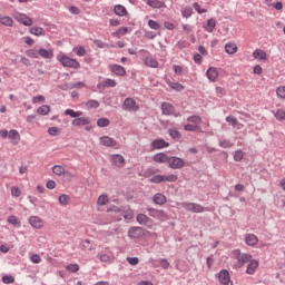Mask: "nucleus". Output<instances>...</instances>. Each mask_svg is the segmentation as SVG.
<instances>
[{
	"label": "nucleus",
	"instance_id": "7",
	"mask_svg": "<svg viewBox=\"0 0 285 285\" xmlns=\"http://www.w3.org/2000/svg\"><path fill=\"white\" fill-rule=\"evenodd\" d=\"M148 215L154 219H159V222H166L168 219V214L164 209L147 208Z\"/></svg>",
	"mask_w": 285,
	"mask_h": 285
},
{
	"label": "nucleus",
	"instance_id": "19",
	"mask_svg": "<svg viewBox=\"0 0 285 285\" xmlns=\"http://www.w3.org/2000/svg\"><path fill=\"white\" fill-rule=\"evenodd\" d=\"M169 159L170 156L166 155L165 153L154 155V161H156V164H168Z\"/></svg>",
	"mask_w": 285,
	"mask_h": 285
},
{
	"label": "nucleus",
	"instance_id": "49",
	"mask_svg": "<svg viewBox=\"0 0 285 285\" xmlns=\"http://www.w3.org/2000/svg\"><path fill=\"white\" fill-rule=\"evenodd\" d=\"M3 284H14V276L12 275H4L2 276Z\"/></svg>",
	"mask_w": 285,
	"mask_h": 285
},
{
	"label": "nucleus",
	"instance_id": "20",
	"mask_svg": "<svg viewBox=\"0 0 285 285\" xmlns=\"http://www.w3.org/2000/svg\"><path fill=\"white\" fill-rule=\"evenodd\" d=\"M39 57H41L42 59H52V57H55V49H52V48H50V49L40 48L39 49Z\"/></svg>",
	"mask_w": 285,
	"mask_h": 285
},
{
	"label": "nucleus",
	"instance_id": "26",
	"mask_svg": "<svg viewBox=\"0 0 285 285\" xmlns=\"http://www.w3.org/2000/svg\"><path fill=\"white\" fill-rule=\"evenodd\" d=\"M147 6L159 10L161 8H166V2H164L161 0H147Z\"/></svg>",
	"mask_w": 285,
	"mask_h": 285
},
{
	"label": "nucleus",
	"instance_id": "60",
	"mask_svg": "<svg viewBox=\"0 0 285 285\" xmlns=\"http://www.w3.org/2000/svg\"><path fill=\"white\" fill-rule=\"evenodd\" d=\"M82 250H92V245L90 244V240L86 239L82 242Z\"/></svg>",
	"mask_w": 285,
	"mask_h": 285
},
{
	"label": "nucleus",
	"instance_id": "35",
	"mask_svg": "<svg viewBox=\"0 0 285 285\" xmlns=\"http://www.w3.org/2000/svg\"><path fill=\"white\" fill-rule=\"evenodd\" d=\"M53 175H57L58 177H61V175H66V167L61 165H55L52 167Z\"/></svg>",
	"mask_w": 285,
	"mask_h": 285
},
{
	"label": "nucleus",
	"instance_id": "13",
	"mask_svg": "<svg viewBox=\"0 0 285 285\" xmlns=\"http://www.w3.org/2000/svg\"><path fill=\"white\" fill-rule=\"evenodd\" d=\"M110 161L114 166H117V168H124V166H126V158L119 154L111 155Z\"/></svg>",
	"mask_w": 285,
	"mask_h": 285
},
{
	"label": "nucleus",
	"instance_id": "45",
	"mask_svg": "<svg viewBox=\"0 0 285 285\" xmlns=\"http://www.w3.org/2000/svg\"><path fill=\"white\" fill-rule=\"evenodd\" d=\"M193 8H194V10H196V12H197L198 14H204V13L208 12V10L202 8V4H199L198 2H195V3L193 4Z\"/></svg>",
	"mask_w": 285,
	"mask_h": 285
},
{
	"label": "nucleus",
	"instance_id": "48",
	"mask_svg": "<svg viewBox=\"0 0 285 285\" xmlns=\"http://www.w3.org/2000/svg\"><path fill=\"white\" fill-rule=\"evenodd\" d=\"M66 269L69 271V273H78L79 264H69L66 266Z\"/></svg>",
	"mask_w": 285,
	"mask_h": 285
},
{
	"label": "nucleus",
	"instance_id": "52",
	"mask_svg": "<svg viewBox=\"0 0 285 285\" xmlns=\"http://www.w3.org/2000/svg\"><path fill=\"white\" fill-rule=\"evenodd\" d=\"M276 95L277 97H279L281 99H285V87L281 86L276 89Z\"/></svg>",
	"mask_w": 285,
	"mask_h": 285
},
{
	"label": "nucleus",
	"instance_id": "56",
	"mask_svg": "<svg viewBox=\"0 0 285 285\" xmlns=\"http://www.w3.org/2000/svg\"><path fill=\"white\" fill-rule=\"evenodd\" d=\"M226 121H227V124H230V126H233V128H235V126H237V118H235L233 116H227Z\"/></svg>",
	"mask_w": 285,
	"mask_h": 285
},
{
	"label": "nucleus",
	"instance_id": "2",
	"mask_svg": "<svg viewBox=\"0 0 285 285\" xmlns=\"http://www.w3.org/2000/svg\"><path fill=\"white\" fill-rule=\"evenodd\" d=\"M57 61H59L65 68H81V63L77 59H72L66 56L63 52L57 55Z\"/></svg>",
	"mask_w": 285,
	"mask_h": 285
},
{
	"label": "nucleus",
	"instance_id": "46",
	"mask_svg": "<svg viewBox=\"0 0 285 285\" xmlns=\"http://www.w3.org/2000/svg\"><path fill=\"white\" fill-rule=\"evenodd\" d=\"M148 26L151 30H159L161 28V24L155 20H148Z\"/></svg>",
	"mask_w": 285,
	"mask_h": 285
},
{
	"label": "nucleus",
	"instance_id": "51",
	"mask_svg": "<svg viewBox=\"0 0 285 285\" xmlns=\"http://www.w3.org/2000/svg\"><path fill=\"white\" fill-rule=\"evenodd\" d=\"M169 135L173 139H181V134L177 129H169Z\"/></svg>",
	"mask_w": 285,
	"mask_h": 285
},
{
	"label": "nucleus",
	"instance_id": "9",
	"mask_svg": "<svg viewBox=\"0 0 285 285\" xmlns=\"http://www.w3.org/2000/svg\"><path fill=\"white\" fill-rule=\"evenodd\" d=\"M181 206L188 213H204L205 210L204 206L197 203H181Z\"/></svg>",
	"mask_w": 285,
	"mask_h": 285
},
{
	"label": "nucleus",
	"instance_id": "32",
	"mask_svg": "<svg viewBox=\"0 0 285 285\" xmlns=\"http://www.w3.org/2000/svg\"><path fill=\"white\" fill-rule=\"evenodd\" d=\"M111 71L115 75H118L119 77H124L126 75V68L119 66V65H112Z\"/></svg>",
	"mask_w": 285,
	"mask_h": 285
},
{
	"label": "nucleus",
	"instance_id": "38",
	"mask_svg": "<svg viewBox=\"0 0 285 285\" xmlns=\"http://www.w3.org/2000/svg\"><path fill=\"white\" fill-rule=\"evenodd\" d=\"M227 55H235L237 52V45L229 42L225 46Z\"/></svg>",
	"mask_w": 285,
	"mask_h": 285
},
{
	"label": "nucleus",
	"instance_id": "37",
	"mask_svg": "<svg viewBox=\"0 0 285 285\" xmlns=\"http://www.w3.org/2000/svg\"><path fill=\"white\" fill-rule=\"evenodd\" d=\"M154 202L158 205V206H164V204H166V196L164 194H156L154 196Z\"/></svg>",
	"mask_w": 285,
	"mask_h": 285
},
{
	"label": "nucleus",
	"instance_id": "23",
	"mask_svg": "<svg viewBox=\"0 0 285 285\" xmlns=\"http://www.w3.org/2000/svg\"><path fill=\"white\" fill-rule=\"evenodd\" d=\"M29 32L33 35V37H46V30L38 26L29 28Z\"/></svg>",
	"mask_w": 285,
	"mask_h": 285
},
{
	"label": "nucleus",
	"instance_id": "61",
	"mask_svg": "<svg viewBox=\"0 0 285 285\" xmlns=\"http://www.w3.org/2000/svg\"><path fill=\"white\" fill-rule=\"evenodd\" d=\"M48 134L51 136V137H57V135H59V129L57 127H50L48 129Z\"/></svg>",
	"mask_w": 285,
	"mask_h": 285
},
{
	"label": "nucleus",
	"instance_id": "33",
	"mask_svg": "<svg viewBox=\"0 0 285 285\" xmlns=\"http://www.w3.org/2000/svg\"><path fill=\"white\" fill-rule=\"evenodd\" d=\"M125 35H128L127 27L119 28L116 32L111 33V37H115L116 39H121V37H124Z\"/></svg>",
	"mask_w": 285,
	"mask_h": 285
},
{
	"label": "nucleus",
	"instance_id": "14",
	"mask_svg": "<svg viewBox=\"0 0 285 285\" xmlns=\"http://www.w3.org/2000/svg\"><path fill=\"white\" fill-rule=\"evenodd\" d=\"M144 235V228L141 227H131L128 230V237H130V239H140Z\"/></svg>",
	"mask_w": 285,
	"mask_h": 285
},
{
	"label": "nucleus",
	"instance_id": "15",
	"mask_svg": "<svg viewBox=\"0 0 285 285\" xmlns=\"http://www.w3.org/2000/svg\"><path fill=\"white\" fill-rule=\"evenodd\" d=\"M29 224L32 228H36L37 230H41V228H43L45 226L43 219H41L39 216H31L29 218Z\"/></svg>",
	"mask_w": 285,
	"mask_h": 285
},
{
	"label": "nucleus",
	"instance_id": "42",
	"mask_svg": "<svg viewBox=\"0 0 285 285\" xmlns=\"http://www.w3.org/2000/svg\"><path fill=\"white\" fill-rule=\"evenodd\" d=\"M110 199L108 198V195H100L97 199V205L98 206H106Z\"/></svg>",
	"mask_w": 285,
	"mask_h": 285
},
{
	"label": "nucleus",
	"instance_id": "39",
	"mask_svg": "<svg viewBox=\"0 0 285 285\" xmlns=\"http://www.w3.org/2000/svg\"><path fill=\"white\" fill-rule=\"evenodd\" d=\"M38 115L46 117V115H50V106L42 105L37 109Z\"/></svg>",
	"mask_w": 285,
	"mask_h": 285
},
{
	"label": "nucleus",
	"instance_id": "22",
	"mask_svg": "<svg viewBox=\"0 0 285 285\" xmlns=\"http://www.w3.org/2000/svg\"><path fill=\"white\" fill-rule=\"evenodd\" d=\"M257 268H259V262H257V259H252L247 265V275H255V271H257Z\"/></svg>",
	"mask_w": 285,
	"mask_h": 285
},
{
	"label": "nucleus",
	"instance_id": "1",
	"mask_svg": "<svg viewBox=\"0 0 285 285\" xmlns=\"http://www.w3.org/2000/svg\"><path fill=\"white\" fill-rule=\"evenodd\" d=\"M65 115H69V117L75 118L71 121L72 126L79 127V126H88V124H90V118L81 117V115H83V112H81V111H75L72 109H66Z\"/></svg>",
	"mask_w": 285,
	"mask_h": 285
},
{
	"label": "nucleus",
	"instance_id": "34",
	"mask_svg": "<svg viewBox=\"0 0 285 285\" xmlns=\"http://www.w3.org/2000/svg\"><path fill=\"white\" fill-rule=\"evenodd\" d=\"M167 85L169 86V88H171V90H176V92H181V90H184V85L179 82L168 80Z\"/></svg>",
	"mask_w": 285,
	"mask_h": 285
},
{
	"label": "nucleus",
	"instance_id": "41",
	"mask_svg": "<svg viewBox=\"0 0 285 285\" xmlns=\"http://www.w3.org/2000/svg\"><path fill=\"white\" fill-rule=\"evenodd\" d=\"M8 224L16 226V228H21V222L19 220V218H17V216H9Z\"/></svg>",
	"mask_w": 285,
	"mask_h": 285
},
{
	"label": "nucleus",
	"instance_id": "53",
	"mask_svg": "<svg viewBox=\"0 0 285 285\" xmlns=\"http://www.w3.org/2000/svg\"><path fill=\"white\" fill-rule=\"evenodd\" d=\"M12 197H21V189L17 186L11 187Z\"/></svg>",
	"mask_w": 285,
	"mask_h": 285
},
{
	"label": "nucleus",
	"instance_id": "18",
	"mask_svg": "<svg viewBox=\"0 0 285 285\" xmlns=\"http://www.w3.org/2000/svg\"><path fill=\"white\" fill-rule=\"evenodd\" d=\"M100 144L107 148H115L117 146V140L112 139L109 136H104L100 138Z\"/></svg>",
	"mask_w": 285,
	"mask_h": 285
},
{
	"label": "nucleus",
	"instance_id": "50",
	"mask_svg": "<svg viewBox=\"0 0 285 285\" xmlns=\"http://www.w3.org/2000/svg\"><path fill=\"white\" fill-rule=\"evenodd\" d=\"M31 101L32 104H43V101H46V97H43V95L35 96Z\"/></svg>",
	"mask_w": 285,
	"mask_h": 285
},
{
	"label": "nucleus",
	"instance_id": "11",
	"mask_svg": "<svg viewBox=\"0 0 285 285\" xmlns=\"http://www.w3.org/2000/svg\"><path fill=\"white\" fill-rule=\"evenodd\" d=\"M122 108L129 112H137V110H139V105H137V101L132 98H126Z\"/></svg>",
	"mask_w": 285,
	"mask_h": 285
},
{
	"label": "nucleus",
	"instance_id": "43",
	"mask_svg": "<svg viewBox=\"0 0 285 285\" xmlns=\"http://www.w3.org/2000/svg\"><path fill=\"white\" fill-rule=\"evenodd\" d=\"M26 55L30 59H39V50H37V49H29L26 51Z\"/></svg>",
	"mask_w": 285,
	"mask_h": 285
},
{
	"label": "nucleus",
	"instance_id": "57",
	"mask_svg": "<svg viewBox=\"0 0 285 285\" xmlns=\"http://www.w3.org/2000/svg\"><path fill=\"white\" fill-rule=\"evenodd\" d=\"M87 108H99V101L97 100H89L86 102Z\"/></svg>",
	"mask_w": 285,
	"mask_h": 285
},
{
	"label": "nucleus",
	"instance_id": "29",
	"mask_svg": "<svg viewBox=\"0 0 285 285\" xmlns=\"http://www.w3.org/2000/svg\"><path fill=\"white\" fill-rule=\"evenodd\" d=\"M9 139H11L12 144L17 145L21 141V135H19V131L11 129L9 131Z\"/></svg>",
	"mask_w": 285,
	"mask_h": 285
},
{
	"label": "nucleus",
	"instance_id": "44",
	"mask_svg": "<svg viewBox=\"0 0 285 285\" xmlns=\"http://www.w3.org/2000/svg\"><path fill=\"white\" fill-rule=\"evenodd\" d=\"M97 126L99 128H106V127L110 126V120L108 118H99L97 120Z\"/></svg>",
	"mask_w": 285,
	"mask_h": 285
},
{
	"label": "nucleus",
	"instance_id": "36",
	"mask_svg": "<svg viewBox=\"0 0 285 285\" xmlns=\"http://www.w3.org/2000/svg\"><path fill=\"white\" fill-rule=\"evenodd\" d=\"M136 219L141 226H146V224L150 222V217H148L146 214H138Z\"/></svg>",
	"mask_w": 285,
	"mask_h": 285
},
{
	"label": "nucleus",
	"instance_id": "16",
	"mask_svg": "<svg viewBox=\"0 0 285 285\" xmlns=\"http://www.w3.org/2000/svg\"><path fill=\"white\" fill-rule=\"evenodd\" d=\"M0 26H6L7 28H12V26H14V20L10 16L0 13Z\"/></svg>",
	"mask_w": 285,
	"mask_h": 285
},
{
	"label": "nucleus",
	"instance_id": "62",
	"mask_svg": "<svg viewBox=\"0 0 285 285\" xmlns=\"http://www.w3.org/2000/svg\"><path fill=\"white\" fill-rule=\"evenodd\" d=\"M193 14V9L190 7H187L183 10V17H185L186 19H188V17H191Z\"/></svg>",
	"mask_w": 285,
	"mask_h": 285
},
{
	"label": "nucleus",
	"instance_id": "25",
	"mask_svg": "<svg viewBox=\"0 0 285 285\" xmlns=\"http://www.w3.org/2000/svg\"><path fill=\"white\" fill-rule=\"evenodd\" d=\"M206 75L209 81H217V78L219 77V71H217V68L210 67L207 70Z\"/></svg>",
	"mask_w": 285,
	"mask_h": 285
},
{
	"label": "nucleus",
	"instance_id": "6",
	"mask_svg": "<svg viewBox=\"0 0 285 285\" xmlns=\"http://www.w3.org/2000/svg\"><path fill=\"white\" fill-rule=\"evenodd\" d=\"M13 19H16L18 23H21L22 26H27V28H30V26H32L33 23L32 18H30L28 14L22 12H14Z\"/></svg>",
	"mask_w": 285,
	"mask_h": 285
},
{
	"label": "nucleus",
	"instance_id": "59",
	"mask_svg": "<svg viewBox=\"0 0 285 285\" xmlns=\"http://www.w3.org/2000/svg\"><path fill=\"white\" fill-rule=\"evenodd\" d=\"M127 262H128V264H130V266H137V264H139V258L138 257H127Z\"/></svg>",
	"mask_w": 285,
	"mask_h": 285
},
{
	"label": "nucleus",
	"instance_id": "28",
	"mask_svg": "<svg viewBox=\"0 0 285 285\" xmlns=\"http://www.w3.org/2000/svg\"><path fill=\"white\" fill-rule=\"evenodd\" d=\"M145 65H147L148 68H157L159 66V62L157 61V59L153 58V56L148 53V56H146L145 58Z\"/></svg>",
	"mask_w": 285,
	"mask_h": 285
},
{
	"label": "nucleus",
	"instance_id": "55",
	"mask_svg": "<svg viewBox=\"0 0 285 285\" xmlns=\"http://www.w3.org/2000/svg\"><path fill=\"white\" fill-rule=\"evenodd\" d=\"M73 50H76V55L78 57H85V55H86V48H83V47H76V48H73Z\"/></svg>",
	"mask_w": 285,
	"mask_h": 285
},
{
	"label": "nucleus",
	"instance_id": "12",
	"mask_svg": "<svg viewBox=\"0 0 285 285\" xmlns=\"http://www.w3.org/2000/svg\"><path fill=\"white\" fill-rule=\"evenodd\" d=\"M218 281L222 285H233V281H230V274L226 269H223L218 273Z\"/></svg>",
	"mask_w": 285,
	"mask_h": 285
},
{
	"label": "nucleus",
	"instance_id": "30",
	"mask_svg": "<svg viewBox=\"0 0 285 285\" xmlns=\"http://www.w3.org/2000/svg\"><path fill=\"white\" fill-rule=\"evenodd\" d=\"M114 12L117 14V17H126V14H128V10H126V7L121 4L115 6Z\"/></svg>",
	"mask_w": 285,
	"mask_h": 285
},
{
	"label": "nucleus",
	"instance_id": "54",
	"mask_svg": "<svg viewBox=\"0 0 285 285\" xmlns=\"http://www.w3.org/2000/svg\"><path fill=\"white\" fill-rule=\"evenodd\" d=\"M242 159H244V151L242 150H237L234 154V160L235 161H242Z\"/></svg>",
	"mask_w": 285,
	"mask_h": 285
},
{
	"label": "nucleus",
	"instance_id": "40",
	"mask_svg": "<svg viewBox=\"0 0 285 285\" xmlns=\"http://www.w3.org/2000/svg\"><path fill=\"white\" fill-rule=\"evenodd\" d=\"M58 202L60 206H68L70 204V196L62 194L59 196Z\"/></svg>",
	"mask_w": 285,
	"mask_h": 285
},
{
	"label": "nucleus",
	"instance_id": "21",
	"mask_svg": "<svg viewBox=\"0 0 285 285\" xmlns=\"http://www.w3.org/2000/svg\"><path fill=\"white\" fill-rule=\"evenodd\" d=\"M151 146L155 150H161V148H168V146H170V144H168L166 140L164 139H156L151 142Z\"/></svg>",
	"mask_w": 285,
	"mask_h": 285
},
{
	"label": "nucleus",
	"instance_id": "8",
	"mask_svg": "<svg viewBox=\"0 0 285 285\" xmlns=\"http://www.w3.org/2000/svg\"><path fill=\"white\" fill-rule=\"evenodd\" d=\"M168 166L173 170H181L186 166V161L177 156H171L169 157Z\"/></svg>",
	"mask_w": 285,
	"mask_h": 285
},
{
	"label": "nucleus",
	"instance_id": "17",
	"mask_svg": "<svg viewBox=\"0 0 285 285\" xmlns=\"http://www.w3.org/2000/svg\"><path fill=\"white\" fill-rule=\"evenodd\" d=\"M254 59H257V61H268V53L264 51V49H256L253 52Z\"/></svg>",
	"mask_w": 285,
	"mask_h": 285
},
{
	"label": "nucleus",
	"instance_id": "31",
	"mask_svg": "<svg viewBox=\"0 0 285 285\" xmlns=\"http://www.w3.org/2000/svg\"><path fill=\"white\" fill-rule=\"evenodd\" d=\"M216 26H217V20L212 18L207 20V24L204 26V30H206V32H214Z\"/></svg>",
	"mask_w": 285,
	"mask_h": 285
},
{
	"label": "nucleus",
	"instance_id": "3",
	"mask_svg": "<svg viewBox=\"0 0 285 285\" xmlns=\"http://www.w3.org/2000/svg\"><path fill=\"white\" fill-rule=\"evenodd\" d=\"M188 124L184 126V130L187 132H197L199 131V126H202V117L190 116L187 118Z\"/></svg>",
	"mask_w": 285,
	"mask_h": 285
},
{
	"label": "nucleus",
	"instance_id": "27",
	"mask_svg": "<svg viewBox=\"0 0 285 285\" xmlns=\"http://www.w3.org/2000/svg\"><path fill=\"white\" fill-rule=\"evenodd\" d=\"M259 242V238L255 236V234H247L245 236V243L247 246H257V243Z\"/></svg>",
	"mask_w": 285,
	"mask_h": 285
},
{
	"label": "nucleus",
	"instance_id": "63",
	"mask_svg": "<svg viewBox=\"0 0 285 285\" xmlns=\"http://www.w3.org/2000/svg\"><path fill=\"white\" fill-rule=\"evenodd\" d=\"M174 71L176 75H183L184 73V67L179 66V65H174Z\"/></svg>",
	"mask_w": 285,
	"mask_h": 285
},
{
	"label": "nucleus",
	"instance_id": "4",
	"mask_svg": "<svg viewBox=\"0 0 285 285\" xmlns=\"http://www.w3.org/2000/svg\"><path fill=\"white\" fill-rule=\"evenodd\" d=\"M233 255L237 261V264H236L237 268H242L244 267V264H248V262L253 261V255L246 254V253L242 254L239 249L234 250Z\"/></svg>",
	"mask_w": 285,
	"mask_h": 285
},
{
	"label": "nucleus",
	"instance_id": "24",
	"mask_svg": "<svg viewBox=\"0 0 285 285\" xmlns=\"http://www.w3.org/2000/svg\"><path fill=\"white\" fill-rule=\"evenodd\" d=\"M163 115H175V107L170 102H164L161 105Z\"/></svg>",
	"mask_w": 285,
	"mask_h": 285
},
{
	"label": "nucleus",
	"instance_id": "10",
	"mask_svg": "<svg viewBox=\"0 0 285 285\" xmlns=\"http://www.w3.org/2000/svg\"><path fill=\"white\" fill-rule=\"evenodd\" d=\"M97 257L104 264H110L115 261V254L108 248H106L105 252H101L100 254H98Z\"/></svg>",
	"mask_w": 285,
	"mask_h": 285
},
{
	"label": "nucleus",
	"instance_id": "64",
	"mask_svg": "<svg viewBox=\"0 0 285 285\" xmlns=\"http://www.w3.org/2000/svg\"><path fill=\"white\" fill-rule=\"evenodd\" d=\"M219 146L220 148H230L233 144H230L228 140H220Z\"/></svg>",
	"mask_w": 285,
	"mask_h": 285
},
{
	"label": "nucleus",
	"instance_id": "47",
	"mask_svg": "<svg viewBox=\"0 0 285 285\" xmlns=\"http://www.w3.org/2000/svg\"><path fill=\"white\" fill-rule=\"evenodd\" d=\"M275 117L278 121H284L285 120V111L284 109H278L276 112H275Z\"/></svg>",
	"mask_w": 285,
	"mask_h": 285
},
{
	"label": "nucleus",
	"instance_id": "5",
	"mask_svg": "<svg viewBox=\"0 0 285 285\" xmlns=\"http://www.w3.org/2000/svg\"><path fill=\"white\" fill-rule=\"evenodd\" d=\"M177 179H179V177L175 174H170L168 176H164V175H155L150 178V183L151 184H163V183H169L173 184L175 181H177Z\"/></svg>",
	"mask_w": 285,
	"mask_h": 285
},
{
	"label": "nucleus",
	"instance_id": "58",
	"mask_svg": "<svg viewBox=\"0 0 285 285\" xmlns=\"http://www.w3.org/2000/svg\"><path fill=\"white\" fill-rule=\"evenodd\" d=\"M32 264H41V256L39 254H33L30 257Z\"/></svg>",
	"mask_w": 285,
	"mask_h": 285
}]
</instances>
